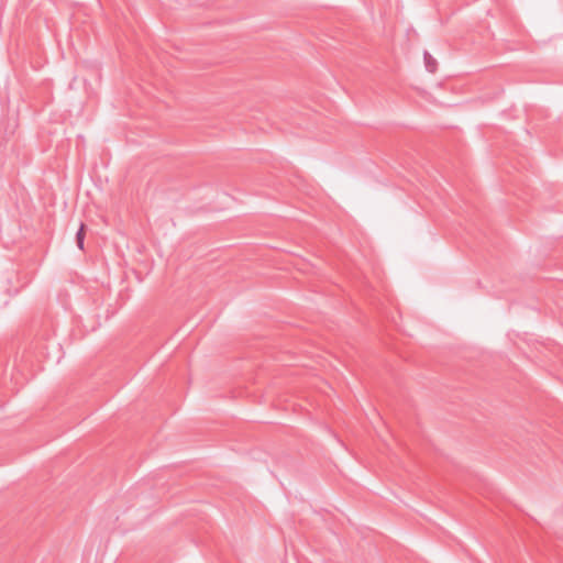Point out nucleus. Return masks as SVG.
I'll return each instance as SVG.
<instances>
[{"label":"nucleus","instance_id":"f257e3e1","mask_svg":"<svg viewBox=\"0 0 563 563\" xmlns=\"http://www.w3.org/2000/svg\"><path fill=\"white\" fill-rule=\"evenodd\" d=\"M423 59H424L426 69L429 73H432V74L435 73L437 68H438V63L428 51L423 52Z\"/></svg>","mask_w":563,"mask_h":563},{"label":"nucleus","instance_id":"f03ea898","mask_svg":"<svg viewBox=\"0 0 563 563\" xmlns=\"http://www.w3.org/2000/svg\"><path fill=\"white\" fill-rule=\"evenodd\" d=\"M85 230H86V225L84 223H81L79 227V230L76 233V243H77V246L81 251L84 250Z\"/></svg>","mask_w":563,"mask_h":563}]
</instances>
